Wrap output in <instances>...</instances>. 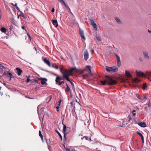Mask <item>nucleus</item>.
I'll list each match as a JSON object with an SVG mask.
<instances>
[{
  "instance_id": "a878e982",
  "label": "nucleus",
  "mask_w": 151,
  "mask_h": 151,
  "mask_svg": "<svg viewBox=\"0 0 151 151\" xmlns=\"http://www.w3.org/2000/svg\"><path fill=\"white\" fill-rule=\"evenodd\" d=\"M1 31L3 33H5L6 32V29L4 27H1L0 29Z\"/></svg>"
},
{
  "instance_id": "774afa93",
  "label": "nucleus",
  "mask_w": 151,
  "mask_h": 151,
  "mask_svg": "<svg viewBox=\"0 0 151 151\" xmlns=\"http://www.w3.org/2000/svg\"><path fill=\"white\" fill-rule=\"evenodd\" d=\"M94 51L93 50H91V52L92 54H93L94 53Z\"/></svg>"
},
{
  "instance_id": "7ed1b4c3",
  "label": "nucleus",
  "mask_w": 151,
  "mask_h": 151,
  "mask_svg": "<svg viewBox=\"0 0 151 151\" xmlns=\"http://www.w3.org/2000/svg\"><path fill=\"white\" fill-rule=\"evenodd\" d=\"M68 70H66L65 71L63 72H62L61 70H60L61 72L63 75V78L70 83L71 81H70L68 77L70 76H72V74L68 73Z\"/></svg>"
},
{
  "instance_id": "79ce46f5",
  "label": "nucleus",
  "mask_w": 151,
  "mask_h": 151,
  "mask_svg": "<svg viewBox=\"0 0 151 151\" xmlns=\"http://www.w3.org/2000/svg\"><path fill=\"white\" fill-rule=\"evenodd\" d=\"M64 5L65 6V8L68 9V8H69V7L65 3H64Z\"/></svg>"
},
{
  "instance_id": "338daca9",
  "label": "nucleus",
  "mask_w": 151,
  "mask_h": 151,
  "mask_svg": "<svg viewBox=\"0 0 151 151\" xmlns=\"http://www.w3.org/2000/svg\"><path fill=\"white\" fill-rule=\"evenodd\" d=\"M17 4H15L14 5V6H15V7H16V9H17V7H18V6H17Z\"/></svg>"
},
{
  "instance_id": "a19ab883",
  "label": "nucleus",
  "mask_w": 151,
  "mask_h": 151,
  "mask_svg": "<svg viewBox=\"0 0 151 151\" xmlns=\"http://www.w3.org/2000/svg\"><path fill=\"white\" fill-rule=\"evenodd\" d=\"M32 80H30V79L28 78L27 79V81H26V83H28L29 82V81H31H31H32Z\"/></svg>"
},
{
  "instance_id": "603ef678",
  "label": "nucleus",
  "mask_w": 151,
  "mask_h": 151,
  "mask_svg": "<svg viewBox=\"0 0 151 151\" xmlns=\"http://www.w3.org/2000/svg\"><path fill=\"white\" fill-rule=\"evenodd\" d=\"M146 105H147V104H146ZM148 107L151 106V103H150V102H149L148 104Z\"/></svg>"
},
{
  "instance_id": "2eb2a0df",
  "label": "nucleus",
  "mask_w": 151,
  "mask_h": 151,
  "mask_svg": "<svg viewBox=\"0 0 151 151\" xmlns=\"http://www.w3.org/2000/svg\"><path fill=\"white\" fill-rule=\"evenodd\" d=\"M61 118L62 119V124L63 125V129H64V128L65 129V130L67 129V128L68 129H70V128L68 127H67L66 125L64 124H63V121L64 120V117L63 118V117H61Z\"/></svg>"
},
{
  "instance_id": "e2e57ef3",
  "label": "nucleus",
  "mask_w": 151,
  "mask_h": 151,
  "mask_svg": "<svg viewBox=\"0 0 151 151\" xmlns=\"http://www.w3.org/2000/svg\"><path fill=\"white\" fill-rule=\"evenodd\" d=\"M139 60L141 61H142V58H141V57H139Z\"/></svg>"
},
{
  "instance_id": "f8f14e48",
  "label": "nucleus",
  "mask_w": 151,
  "mask_h": 151,
  "mask_svg": "<svg viewBox=\"0 0 151 151\" xmlns=\"http://www.w3.org/2000/svg\"><path fill=\"white\" fill-rule=\"evenodd\" d=\"M138 125L142 127H146L145 123L144 122H141L138 123Z\"/></svg>"
},
{
  "instance_id": "c85d7f7f",
  "label": "nucleus",
  "mask_w": 151,
  "mask_h": 151,
  "mask_svg": "<svg viewBox=\"0 0 151 151\" xmlns=\"http://www.w3.org/2000/svg\"><path fill=\"white\" fill-rule=\"evenodd\" d=\"M8 71L5 72L2 75V76H4V77L5 76H8Z\"/></svg>"
},
{
  "instance_id": "7c9ffc66",
  "label": "nucleus",
  "mask_w": 151,
  "mask_h": 151,
  "mask_svg": "<svg viewBox=\"0 0 151 151\" xmlns=\"http://www.w3.org/2000/svg\"><path fill=\"white\" fill-rule=\"evenodd\" d=\"M133 81L135 82H140V80H139L137 78H135L134 79Z\"/></svg>"
},
{
  "instance_id": "c756f323",
  "label": "nucleus",
  "mask_w": 151,
  "mask_h": 151,
  "mask_svg": "<svg viewBox=\"0 0 151 151\" xmlns=\"http://www.w3.org/2000/svg\"><path fill=\"white\" fill-rule=\"evenodd\" d=\"M137 133L138 134L139 136H140V137H141V139L144 138L143 136L142 135V134L140 132H137Z\"/></svg>"
},
{
  "instance_id": "b1692460",
  "label": "nucleus",
  "mask_w": 151,
  "mask_h": 151,
  "mask_svg": "<svg viewBox=\"0 0 151 151\" xmlns=\"http://www.w3.org/2000/svg\"><path fill=\"white\" fill-rule=\"evenodd\" d=\"M125 73L127 76L129 77H131V75L130 74V72L129 71H128L127 70H126L125 71Z\"/></svg>"
},
{
  "instance_id": "5fc2aeb1",
  "label": "nucleus",
  "mask_w": 151,
  "mask_h": 151,
  "mask_svg": "<svg viewBox=\"0 0 151 151\" xmlns=\"http://www.w3.org/2000/svg\"><path fill=\"white\" fill-rule=\"evenodd\" d=\"M86 76H87L86 75H83L82 76V77L84 79H85L86 78L85 77H86Z\"/></svg>"
},
{
  "instance_id": "4c0bfd02",
  "label": "nucleus",
  "mask_w": 151,
  "mask_h": 151,
  "mask_svg": "<svg viewBox=\"0 0 151 151\" xmlns=\"http://www.w3.org/2000/svg\"><path fill=\"white\" fill-rule=\"evenodd\" d=\"M21 94L22 95H24L25 96V97L26 98H28L29 99H34L33 98H30L28 96H27V95H26L25 94H23L22 93H21Z\"/></svg>"
},
{
  "instance_id": "37998d69",
  "label": "nucleus",
  "mask_w": 151,
  "mask_h": 151,
  "mask_svg": "<svg viewBox=\"0 0 151 151\" xmlns=\"http://www.w3.org/2000/svg\"><path fill=\"white\" fill-rule=\"evenodd\" d=\"M39 135L40 136V137H42V136H43L41 134V132L40 130H39Z\"/></svg>"
},
{
  "instance_id": "72a5a7b5",
  "label": "nucleus",
  "mask_w": 151,
  "mask_h": 151,
  "mask_svg": "<svg viewBox=\"0 0 151 151\" xmlns=\"http://www.w3.org/2000/svg\"><path fill=\"white\" fill-rule=\"evenodd\" d=\"M32 80V81H31V82H35L38 84H40V83H38V81L37 80L35 79H33Z\"/></svg>"
},
{
  "instance_id": "4d7b16f0",
  "label": "nucleus",
  "mask_w": 151,
  "mask_h": 151,
  "mask_svg": "<svg viewBox=\"0 0 151 151\" xmlns=\"http://www.w3.org/2000/svg\"><path fill=\"white\" fill-rule=\"evenodd\" d=\"M60 2L62 3L63 4H64V3H65L64 1L63 0H60Z\"/></svg>"
},
{
  "instance_id": "cd10ccee",
  "label": "nucleus",
  "mask_w": 151,
  "mask_h": 151,
  "mask_svg": "<svg viewBox=\"0 0 151 151\" xmlns=\"http://www.w3.org/2000/svg\"><path fill=\"white\" fill-rule=\"evenodd\" d=\"M52 98V96L50 95L48 97L46 98V100H48L47 103L49 102L51 99Z\"/></svg>"
},
{
  "instance_id": "052dcab7",
  "label": "nucleus",
  "mask_w": 151,
  "mask_h": 151,
  "mask_svg": "<svg viewBox=\"0 0 151 151\" xmlns=\"http://www.w3.org/2000/svg\"><path fill=\"white\" fill-rule=\"evenodd\" d=\"M61 101H62V100L61 99H60L59 101V102H58V103H58V106H60V104L61 102Z\"/></svg>"
},
{
  "instance_id": "680f3d73",
  "label": "nucleus",
  "mask_w": 151,
  "mask_h": 151,
  "mask_svg": "<svg viewBox=\"0 0 151 151\" xmlns=\"http://www.w3.org/2000/svg\"><path fill=\"white\" fill-rule=\"evenodd\" d=\"M65 113H64V114L63 115H62V117H63V118L64 117H65Z\"/></svg>"
},
{
  "instance_id": "aec40b11",
  "label": "nucleus",
  "mask_w": 151,
  "mask_h": 151,
  "mask_svg": "<svg viewBox=\"0 0 151 151\" xmlns=\"http://www.w3.org/2000/svg\"><path fill=\"white\" fill-rule=\"evenodd\" d=\"M52 23L53 24V25L54 26H55V27H57L58 26V22H57V20H52Z\"/></svg>"
},
{
  "instance_id": "0e129e2a",
  "label": "nucleus",
  "mask_w": 151,
  "mask_h": 151,
  "mask_svg": "<svg viewBox=\"0 0 151 151\" xmlns=\"http://www.w3.org/2000/svg\"><path fill=\"white\" fill-rule=\"evenodd\" d=\"M22 29H25V31L26 32H27V31H26V29H25V27H24V26H22Z\"/></svg>"
},
{
  "instance_id": "a18cd8bd",
  "label": "nucleus",
  "mask_w": 151,
  "mask_h": 151,
  "mask_svg": "<svg viewBox=\"0 0 151 151\" xmlns=\"http://www.w3.org/2000/svg\"><path fill=\"white\" fill-rule=\"evenodd\" d=\"M115 55L116 57V60H118V59H120L119 56L117 55L116 54H115Z\"/></svg>"
},
{
  "instance_id": "69168bd1",
  "label": "nucleus",
  "mask_w": 151,
  "mask_h": 151,
  "mask_svg": "<svg viewBox=\"0 0 151 151\" xmlns=\"http://www.w3.org/2000/svg\"><path fill=\"white\" fill-rule=\"evenodd\" d=\"M147 99V97L146 96H145L144 97V98H143V99H142V100H143V99Z\"/></svg>"
},
{
  "instance_id": "09e8293b",
  "label": "nucleus",
  "mask_w": 151,
  "mask_h": 151,
  "mask_svg": "<svg viewBox=\"0 0 151 151\" xmlns=\"http://www.w3.org/2000/svg\"><path fill=\"white\" fill-rule=\"evenodd\" d=\"M68 54L71 58L72 59L73 58V56L72 55L69 53H68Z\"/></svg>"
},
{
  "instance_id": "20e7f679",
  "label": "nucleus",
  "mask_w": 151,
  "mask_h": 151,
  "mask_svg": "<svg viewBox=\"0 0 151 151\" xmlns=\"http://www.w3.org/2000/svg\"><path fill=\"white\" fill-rule=\"evenodd\" d=\"M105 69L108 72H116L118 70V68L115 66L109 67L108 66H106Z\"/></svg>"
},
{
  "instance_id": "49530a36",
  "label": "nucleus",
  "mask_w": 151,
  "mask_h": 151,
  "mask_svg": "<svg viewBox=\"0 0 151 151\" xmlns=\"http://www.w3.org/2000/svg\"><path fill=\"white\" fill-rule=\"evenodd\" d=\"M8 75H9V76H8L9 77L10 76H12V74L10 72H9V71H8Z\"/></svg>"
},
{
  "instance_id": "864d4df0",
  "label": "nucleus",
  "mask_w": 151,
  "mask_h": 151,
  "mask_svg": "<svg viewBox=\"0 0 151 151\" xmlns=\"http://www.w3.org/2000/svg\"><path fill=\"white\" fill-rule=\"evenodd\" d=\"M56 108L57 109H56L57 111L58 112L59 111V110H58V109L59 108V106H56Z\"/></svg>"
},
{
  "instance_id": "e433bc0d",
  "label": "nucleus",
  "mask_w": 151,
  "mask_h": 151,
  "mask_svg": "<svg viewBox=\"0 0 151 151\" xmlns=\"http://www.w3.org/2000/svg\"><path fill=\"white\" fill-rule=\"evenodd\" d=\"M137 97V98L140 100H142V98L138 94L136 95Z\"/></svg>"
},
{
  "instance_id": "c03bdc74",
  "label": "nucleus",
  "mask_w": 151,
  "mask_h": 151,
  "mask_svg": "<svg viewBox=\"0 0 151 151\" xmlns=\"http://www.w3.org/2000/svg\"><path fill=\"white\" fill-rule=\"evenodd\" d=\"M0 67H2L5 70H6V69H8V68H7V67H5L4 66H3L2 65H0Z\"/></svg>"
},
{
  "instance_id": "bf43d9fd",
  "label": "nucleus",
  "mask_w": 151,
  "mask_h": 151,
  "mask_svg": "<svg viewBox=\"0 0 151 151\" xmlns=\"http://www.w3.org/2000/svg\"><path fill=\"white\" fill-rule=\"evenodd\" d=\"M54 11H55V9H54V8H53L51 10V12H54Z\"/></svg>"
},
{
  "instance_id": "6e6552de",
  "label": "nucleus",
  "mask_w": 151,
  "mask_h": 151,
  "mask_svg": "<svg viewBox=\"0 0 151 151\" xmlns=\"http://www.w3.org/2000/svg\"><path fill=\"white\" fill-rule=\"evenodd\" d=\"M84 58L85 60H87L88 58V53L87 50H85L83 53Z\"/></svg>"
},
{
  "instance_id": "5701e85b",
  "label": "nucleus",
  "mask_w": 151,
  "mask_h": 151,
  "mask_svg": "<svg viewBox=\"0 0 151 151\" xmlns=\"http://www.w3.org/2000/svg\"><path fill=\"white\" fill-rule=\"evenodd\" d=\"M117 65L118 67H120L121 65V61L120 59L117 60Z\"/></svg>"
},
{
  "instance_id": "412c9836",
  "label": "nucleus",
  "mask_w": 151,
  "mask_h": 151,
  "mask_svg": "<svg viewBox=\"0 0 151 151\" xmlns=\"http://www.w3.org/2000/svg\"><path fill=\"white\" fill-rule=\"evenodd\" d=\"M52 68H55L57 69L58 68V66L55 63H52Z\"/></svg>"
},
{
  "instance_id": "13d9d810",
  "label": "nucleus",
  "mask_w": 151,
  "mask_h": 151,
  "mask_svg": "<svg viewBox=\"0 0 151 151\" xmlns=\"http://www.w3.org/2000/svg\"><path fill=\"white\" fill-rule=\"evenodd\" d=\"M60 2L62 3L63 4H64V3H65L64 1L63 0H60Z\"/></svg>"
},
{
  "instance_id": "a211bd4d",
  "label": "nucleus",
  "mask_w": 151,
  "mask_h": 151,
  "mask_svg": "<svg viewBox=\"0 0 151 151\" xmlns=\"http://www.w3.org/2000/svg\"><path fill=\"white\" fill-rule=\"evenodd\" d=\"M76 68H71L69 70H68V73H69L70 74H71L72 75V73L73 72V70H76Z\"/></svg>"
},
{
  "instance_id": "473e14b6",
  "label": "nucleus",
  "mask_w": 151,
  "mask_h": 151,
  "mask_svg": "<svg viewBox=\"0 0 151 151\" xmlns=\"http://www.w3.org/2000/svg\"><path fill=\"white\" fill-rule=\"evenodd\" d=\"M147 87V84H144L143 85V86L142 87V88L143 90H145V89Z\"/></svg>"
},
{
  "instance_id": "ea45409f",
  "label": "nucleus",
  "mask_w": 151,
  "mask_h": 151,
  "mask_svg": "<svg viewBox=\"0 0 151 151\" xmlns=\"http://www.w3.org/2000/svg\"><path fill=\"white\" fill-rule=\"evenodd\" d=\"M96 39L99 41H101V38L99 36H96Z\"/></svg>"
},
{
  "instance_id": "bb28decb",
  "label": "nucleus",
  "mask_w": 151,
  "mask_h": 151,
  "mask_svg": "<svg viewBox=\"0 0 151 151\" xmlns=\"http://www.w3.org/2000/svg\"><path fill=\"white\" fill-rule=\"evenodd\" d=\"M70 89L69 86H67L66 87V88L65 89V92H70Z\"/></svg>"
},
{
  "instance_id": "de8ad7c7",
  "label": "nucleus",
  "mask_w": 151,
  "mask_h": 151,
  "mask_svg": "<svg viewBox=\"0 0 151 151\" xmlns=\"http://www.w3.org/2000/svg\"><path fill=\"white\" fill-rule=\"evenodd\" d=\"M89 68V70H88V72L89 74H91V68Z\"/></svg>"
},
{
  "instance_id": "9b49d317",
  "label": "nucleus",
  "mask_w": 151,
  "mask_h": 151,
  "mask_svg": "<svg viewBox=\"0 0 151 151\" xmlns=\"http://www.w3.org/2000/svg\"><path fill=\"white\" fill-rule=\"evenodd\" d=\"M143 53L145 58L147 59H149L150 57L148 55V53L145 51L143 52Z\"/></svg>"
},
{
  "instance_id": "1a4fd4ad",
  "label": "nucleus",
  "mask_w": 151,
  "mask_h": 151,
  "mask_svg": "<svg viewBox=\"0 0 151 151\" xmlns=\"http://www.w3.org/2000/svg\"><path fill=\"white\" fill-rule=\"evenodd\" d=\"M90 23L94 27V28L97 29V25L96 24L93 19H91L90 20Z\"/></svg>"
},
{
  "instance_id": "6ab92c4d",
  "label": "nucleus",
  "mask_w": 151,
  "mask_h": 151,
  "mask_svg": "<svg viewBox=\"0 0 151 151\" xmlns=\"http://www.w3.org/2000/svg\"><path fill=\"white\" fill-rule=\"evenodd\" d=\"M63 80V78H61L59 76H57L56 78L55 82H59V81H61Z\"/></svg>"
},
{
  "instance_id": "dca6fc26",
  "label": "nucleus",
  "mask_w": 151,
  "mask_h": 151,
  "mask_svg": "<svg viewBox=\"0 0 151 151\" xmlns=\"http://www.w3.org/2000/svg\"><path fill=\"white\" fill-rule=\"evenodd\" d=\"M115 19L116 21V22L119 24H122V23L121 21L119 18L117 17H115Z\"/></svg>"
},
{
  "instance_id": "8fccbe9b",
  "label": "nucleus",
  "mask_w": 151,
  "mask_h": 151,
  "mask_svg": "<svg viewBox=\"0 0 151 151\" xmlns=\"http://www.w3.org/2000/svg\"><path fill=\"white\" fill-rule=\"evenodd\" d=\"M9 89H11L12 90V91H16V88H8Z\"/></svg>"
},
{
  "instance_id": "f257e3e1",
  "label": "nucleus",
  "mask_w": 151,
  "mask_h": 151,
  "mask_svg": "<svg viewBox=\"0 0 151 151\" xmlns=\"http://www.w3.org/2000/svg\"><path fill=\"white\" fill-rule=\"evenodd\" d=\"M105 78L106 80H104V81H101L100 82L101 84L103 85H106V82L108 85L112 86L115 85L117 83V82L115 80H114L112 78L109 77L108 76H106Z\"/></svg>"
},
{
  "instance_id": "393cba45",
  "label": "nucleus",
  "mask_w": 151,
  "mask_h": 151,
  "mask_svg": "<svg viewBox=\"0 0 151 151\" xmlns=\"http://www.w3.org/2000/svg\"><path fill=\"white\" fill-rule=\"evenodd\" d=\"M55 131L59 135V136L61 140L62 141V139H63V138H62V136L60 134V132L58 131L57 130H55Z\"/></svg>"
},
{
  "instance_id": "4be33fe9",
  "label": "nucleus",
  "mask_w": 151,
  "mask_h": 151,
  "mask_svg": "<svg viewBox=\"0 0 151 151\" xmlns=\"http://www.w3.org/2000/svg\"><path fill=\"white\" fill-rule=\"evenodd\" d=\"M70 84L71 85V86H72V88L73 90V92L75 93H76V91H75V87H74V84H73V83L71 82L70 83Z\"/></svg>"
},
{
  "instance_id": "9d476101",
  "label": "nucleus",
  "mask_w": 151,
  "mask_h": 151,
  "mask_svg": "<svg viewBox=\"0 0 151 151\" xmlns=\"http://www.w3.org/2000/svg\"><path fill=\"white\" fill-rule=\"evenodd\" d=\"M43 61L44 62L47 64L49 66H51V63L48 60L45 58H44L43 59Z\"/></svg>"
},
{
  "instance_id": "f704fd0d",
  "label": "nucleus",
  "mask_w": 151,
  "mask_h": 151,
  "mask_svg": "<svg viewBox=\"0 0 151 151\" xmlns=\"http://www.w3.org/2000/svg\"><path fill=\"white\" fill-rule=\"evenodd\" d=\"M46 142L47 144L48 145L49 144L50 145V139H47L46 140Z\"/></svg>"
},
{
  "instance_id": "58836bf2",
  "label": "nucleus",
  "mask_w": 151,
  "mask_h": 151,
  "mask_svg": "<svg viewBox=\"0 0 151 151\" xmlns=\"http://www.w3.org/2000/svg\"><path fill=\"white\" fill-rule=\"evenodd\" d=\"M91 66L90 65H87L86 67V69L87 70H89V68H91Z\"/></svg>"
},
{
  "instance_id": "0eeeda50",
  "label": "nucleus",
  "mask_w": 151,
  "mask_h": 151,
  "mask_svg": "<svg viewBox=\"0 0 151 151\" xmlns=\"http://www.w3.org/2000/svg\"><path fill=\"white\" fill-rule=\"evenodd\" d=\"M79 32L80 36L84 41L86 40V38L84 35V32L79 27Z\"/></svg>"
},
{
  "instance_id": "423d86ee",
  "label": "nucleus",
  "mask_w": 151,
  "mask_h": 151,
  "mask_svg": "<svg viewBox=\"0 0 151 151\" xmlns=\"http://www.w3.org/2000/svg\"><path fill=\"white\" fill-rule=\"evenodd\" d=\"M39 80H41V83L42 85H45V86H47V83L46 82V81H47V80L46 78H38Z\"/></svg>"
},
{
  "instance_id": "39448f33",
  "label": "nucleus",
  "mask_w": 151,
  "mask_h": 151,
  "mask_svg": "<svg viewBox=\"0 0 151 151\" xmlns=\"http://www.w3.org/2000/svg\"><path fill=\"white\" fill-rule=\"evenodd\" d=\"M70 129L67 128V129L65 130V129L64 128V129H63V132L64 134L63 137L64 139L63 140V142L65 144V142L67 140L66 138V135L70 131Z\"/></svg>"
},
{
  "instance_id": "6e6d98bb",
  "label": "nucleus",
  "mask_w": 151,
  "mask_h": 151,
  "mask_svg": "<svg viewBox=\"0 0 151 151\" xmlns=\"http://www.w3.org/2000/svg\"><path fill=\"white\" fill-rule=\"evenodd\" d=\"M65 149L66 151H70V149L68 148H66Z\"/></svg>"
},
{
  "instance_id": "c9c22d12",
  "label": "nucleus",
  "mask_w": 151,
  "mask_h": 151,
  "mask_svg": "<svg viewBox=\"0 0 151 151\" xmlns=\"http://www.w3.org/2000/svg\"><path fill=\"white\" fill-rule=\"evenodd\" d=\"M56 83H58L59 84H58V85L59 86H60V85H61L62 84L64 83V81H63L60 82V81H59V82H56Z\"/></svg>"
},
{
  "instance_id": "2f4dec72",
  "label": "nucleus",
  "mask_w": 151,
  "mask_h": 151,
  "mask_svg": "<svg viewBox=\"0 0 151 151\" xmlns=\"http://www.w3.org/2000/svg\"><path fill=\"white\" fill-rule=\"evenodd\" d=\"M20 16H22L23 18H25V15L24 14H23L22 12H20Z\"/></svg>"
},
{
  "instance_id": "3c124183",
  "label": "nucleus",
  "mask_w": 151,
  "mask_h": 151,
  "mask_svg": "<svg viewBox=\"0 0 151 151\" xmlns=\"http://www.w3.org/2000/svg\"><path fill=\"white\" fill-rule=\"evenodd\" d=\"M129 121H130L132 120V118L131 116H128Z\"/></svg>"
},
{
  "instance_id": "f03ea898",
  "label": "nucleus",
  "mask_w": 151,
  "mask_h": 151,
  "mask_svg": "<svg viewBox=\"0 0 151 151\" xmlns=\"http://www.w3.org/2000/svg\"><path fill=\"white\" fill-rule=\"evenodd\" d=\"M135 72L137 76H141L142 77H145V75H146L148 76H151V72L147 71L145 73L141 71H138L137 70H136Z\"/></svg>"
},
{
  "instance_id": "4468645a",
  "label": "nucleus",
  "mask_w": 151,
  "mask_h": 151,
  "mask_svg": "<svg viewBox=\"0 0 151 151\" xmlns=\"http://www.w3.org/2000/svg\"><path fill=\"white\" fill-rule=\"evenodd\" d=\"M9 18L10 19L11 22L13 24L15 25L16 24V21L12 15H11V16L9 17Z\"/></svg>"
},
{
  "instance_id": "f3484780",
  "label": "nucleus",
  "mask_w": 151,
  "mask_h": 151,
  "mask_svg": "<svg viewBox=\"0 0 151 151\" xmlns=\"http://www.w3.org/2000/svg\"><path fill=\"white\" fill-rule=\"evenodd\" d=\"M40 69L42 70L47 72L49 73H51L52 74L55 76H56L57 77V76H58L57 74H56L55 73H54L52 72L49 71H48V70H45V69H43L41 68H40Z\"/></svg>"
},
{
  "instance_id": "ddd939ff",
  "label": "nucleus",
  "mask_w": 151,
  "mask_h": 151,
  "mask_svg": "<svg viewBox=\"0 0 151 151\" xmlns=\"http://www.w3.org/2000/svg\"><path fill=\"white\" fill-rule=\"evenodd\" d=\"M16 69L17 70V72H16V73H17L18 76H19L22 72V70L20 68L18 67L16 68Z\"/></svg>"
}]
</instances>
